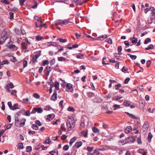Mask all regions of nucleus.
Wrapping results in <instances>:
<instances>
[{
	"label": "nucleus",
	"mask_w": 155,
	"mask_h": 155,
	"mask_svg": "<svg viewBox=\"0 0 155 155\" xmlns=\"http://www.w3.org/2000/svg\"><path fill=\"white\" fill-rule=\"evenodd\" d=\"M74 123V120L72 118H69L67 119V126L68 130L69 131L71 130V128L74 127L75 125Z\"/></svg>",
	"instance_id": "obj_1"
},
{
	"label": "nucleus",
	"mask_w": 155,
	"mask_h": 155,
	"mask_svg": "<svg viewBox=\"0 0 155 155\" xmlns=\"http://www.w3.org/2000/svg\"><path fill=\"white\" fill-rule=\"evenodd\" d=\"M9 34L10 33L8 29H4L2 32L3 36L0 38V40H3V41H5L8 38Z\"/></svg>",
	"instance_id": "obj_2"
},
{
	"label": "nucleus",
	"mask_w": 155,
	"mask_h": 155,
	"mask_svg": "<svg viewBox=\"0 0 155 155\" xmlns=\"http://www.w3.org/2000/svg\"><path fill=\"white\" fill-rule=\"evenodd\" d=\"M43 111V110L41 107H34L32 110L31 114H34L36 112L38 113H41Z\"/></svg>",
	"instance_id": "obj_3"
},
{
	"label": "nucleus",
	"mask_w": 155,
	"mask_h": 155,
	"mask_svg": "<svg viewBox=\"0 0 155 155\" xmlns=\"http://www.w3.org/2000/svg\"><path fill=\"white\" fill-rule=\"evenodd\" d=\"M66 89L65 90L66 91L72 93L73 91V85L70 83H67L66 85Z\"/></svg>",
	"instance_id": "obj_4"
},
{
	"label": "nucleus",
	"mask_w": 155,
	"mask_h": 155,
	"mask_svg": "<svg viewBox=\"0 0 155 155\" xmlns=\"http://www.w3.org/2000/svg\"><path fill=\"white\" fill-rule=\"evenodd\" d=\"M12 42H9L7 45V46L9 49H13L15 51L18 49V48L15 45H13L12 44Z\"/></svg>",
	"instance_id": "obj_5"
},
{
	"label": "nucleus",
	"mask_w": 155,
	"mask_h": 155,
	"mask_svg": "<svg viewBox=\"0 0 155 155\" xmlns=\"http://www.w3.org/2000/svg\"><path fill=\"white\" fill-rule=\"evenodd\" d=\"M14 87L13 84L12 82L10 83L8 85L6 86V89L8 92H10L11 91L10 90V88H13Z\"/></svg>",
	"instance_id": "obj_6"
},
{
	"label": "nucleus",
	"mask_w": 155,
	"mask_h": 155,
	"mask_svg": "<svg viewBox=\"0 0 155 155\" xmlns=\"http://www.w3.org/2000/svg\"><path fill=\"white\" fill-rule=\"evenodd\" d=\"M131 43H133L136 44L137 43L138 41V39L137 38H136L135 37L134 35H133L132 38H130Z\"/></svg>",
	"instance_id": "obj_7"
},
{
	"label": "nucleus",
	"mask_w": 155,
	"mask_h": 155,
	"mask_svg": "<svg viewBox=\"0 0 155 155\" xmlns=\"http://www.w3.org/2000/svg\"><path fill=\"white\" fill-rule=\"evenodd\" d=\"M34 18L35 20H36L38 22H39L40 23V28H41L42 27V21L41 20V18L37 16H35Z\"/></svg>",
	"instance_id": "obj_8"
},
{
	"label": "nucleus",
	"mask_w": 155,
	"mask_h": 155,
	"mask_svg": "<svg viewBox=\"0 0 155 155\" xmlns=\"http://www.w3.org/2000/svg\"><path fill=\"white\" fill-rule=\"evenodd\" d=\"M40 56L39 54H35L32 58V60L33 62L35 63L37 62V59Z\"/></svg>",
	"instance_id": "obj_9"
},
{
	"label": "nucleus",
	"mask_w": 155,
	"mask_h": 155,
	"mask_svg": "<svg viewBox=\"0 0 155 155\" xmlns=\"http://www.w3.org/2000/svg\"><path fill=\"white\" fill-rule=\"evenodd\" d=\"M26 120L25 119H22L20 121L19 127L23 126L25 124Z\"/></svg>",
	"instance_id": "obj_10"
},
{
	"label": "nucleus",
	"mask_w": 155,
	"mask_h": 155,
	"mask_svg": "<svg viewBox=\"0 0 155 155\" xmlns=\"http://www.w3.org/2000/svg\"><path fill=\"white\" fill-rule=\"evenodd\" d=\"M128 139L129 140V141H128V142H131L132 143H134L135 141V137L133 136H130L129 137L127 138V139Z\"/></svg>",
	"instance_id": "obj_11"
},
{
	"label": "nucleus",
	"mask_w": 155,
	"mask_h": 155,
	"mask_svg": "<svg viewBox=\"0 0 155 155\" xmlns=\"http://www.w3.org/2000/svg\"><path fill=\"white\" fill-rule=\"evenodd\" d=\"M57 92L55 91L51 98V99L54 101H56L57 99Z\"/></svg>",
	"instance_id": "obj_12"
},
{
	"label": "nucleus",
	"mask_w": 155,
	"mask_h": 155,
	"mask_svg": "<svg viewBox=\"0 0 155 155\" xmlns=\"http://www.w3.org/2000/svg\"><path fill=\"white\" fill-rule=\"evenodd\" d=\"M132 130V128L130 126H127L125 129L124 132L126 134H128Z\"/></svg>",
	"instance_id": "obj_13"
},
{
	"label": "nucleus",
	"mask_w": 155,
	"mask_h": 155,
	"mask_svg": "<svg viewBox=\"0 0 155 155\" xmlns=\"http://www.w3.org/2000/svg\"><path fill=\"white\" fill-rule=\"evenodd\" d=\"M149 126V124L148 122H147L144 123L143 125V128L144 129V130H145L147 129Z\"/></svg>",
	"instance_id": "obj_14"
},
{
	"label": "nucleus",
	"mask_w": 155,
	"mask_h": 155,
	"mask_svg": "<svg viewBox=\"0 0 155 155\" xmlns=\"http://www.w3.org/2000/svg\"><path fill=\"white\" fill-rule=\"evenodd\" d=\"M55 25L57 26L59 25H63V21L61 20H58L55 22Z\"/></svg>",
	"instance_id": "obj_15"
},
{
	"label": "nucleus",
	"mask_w": 155,
	"mask_h": 155,
	"mask_svg": "<svg viewBox=\"0 0 155 155\" xmlns=\"http://www.w3.org/2000/svg\"><path fill=\"white\" fill-rule=\"evenodd\" d=\"M92 155H102V154L99 153L98 149H96L94 150Z\"/></svg>",
	"instance_id": "obj_16"
},
{
	"label": "nucleus",
	"mask_w": 155,
	"mask_h": 155,
	"mask_svg": "<svg viewBox=\"0 0 155 155\" xmlns=\"http://www.w3.org/2000/svg\"><path fill=\"white\" fill-rule=\"evenodd\" d=\"M77 140V138L76 137H74L72 138L69 142V145L70 146H71L73 143L76 140Z\"/></svg>",
	"instance_id": "obj_17"
},
{
	"label": "nucleus",
	"mask_w": 155,
	"mask_h": 155,
	"mask_svg": "<svg viewBox=\"0 0 155 155\" xmlns=\"http://www.w3.org/2000/svg\"><path fill=\"white\" fill-rule=\"evenodd\" d=\"M125 113L127 114L129 116V117H130L131 118L133 119H137V118L133 114H131L129 113L125 112Z\"/></svg>",
	"instance_id": "obj_18"
},
{
	"label": "nucleus",
	"mask_w": 155,
	"mask_h": 155,
	"mask_svg": "<svg viewBox=\"0 0 155 155\" xmlns=\"http://www.w3.org/2000/svg\"><path fill=\"white\" fill-rule=\"evenodd\" d=\"M82 142L80 141L76 143L75 144V146L76 148H78L82 145Z\"/></svg>",
	"instance_id": "obj_19"
},
{
	"label": "nucleus",
	"mask_w": 155,
	"mask_h": 155,
	"mask_svg": "<svg viewBox=\"0 0 155 155\" xmlns=\"http://www.w3.org/2000/svg\"><path fill=\"white\" fill-rule=\"evenodd\" d=\"M51 155H58V152L57 150H55L49 152Z\"/></svg>",
	"instance_id": "obj_20"
},
{
	"label": "nucleus",
	"mask_w": 155,
	"mask_h": 155,
	"mask_svg": "<svg viewBox=\"0 0 155 155\" xmlns=\"http://www.w3.org/2000/svg\"><path fill=\"white\" fill-rule=\"evenodd\" d=\"M21 46L23 49L25 50L27 48V46L25 42H22L21 43Z\"/></svg>",
	"instance_id": "obj_21"
},
{
	"label": "nucleus",
	"mask_w": 155,
	"mask_h": 155,
	"mask_svg": "<svg viewBox=\"0 0 155 155\" xmlns=\"http://www.w3.org/2000/svg\"><path fill=\"white\" fill-rule=\"evenodd\" d=\"M73 55L76 56V57L78 58H83V55L81 54H73Z\"/></svg>",
	"instance_id": "obj_22"
},
{
	"label": "nucleus",
	"mask_w": 155,
	"mask_h": 155,
	"mask_svg": "<svg viewBox=\"0 0 155 155\" xmlns=\"http://www.w3.org/2000/svg\"><path fill=\"white\" fill-rule=\"evenodd\" d=\"M18 109H19L18 107V105L17 104H14L13 106H12L11 110H15Z\"/></svg>",
	"instance_id": "obj_23"
},
{
	"label": "nucleus",
	"mask_w": 155,
	"mask_h": 155,
	"mask_svg": "<svg viewBox=\"0 0 155 155\" xmlns=\"http://www.w3.org/2000/svg\"><path fill=\"white\" fill-rule=\"evenodd\" d=\"M153 137V135L151 133H149L148 134V140L149 142H151V139Z\"/></svg>",
	"instance_id": "obj_24"
},
{
	"label": "nucleus",
	"mask_w": 155,
	"mask_h": 155,
	"mask_svg": "<svg viewBox=\"0 0 155 155\" xmlns=\"http://www.w3.org/2000/svg\"><path fill=\"white\" fill-rule=\"evenodd\" d=\"M87 95L89 97H92L94 96V94L91 92H89L87 93Z\"/></svg>",
	"instance_id": "obj_25"
},
{
	"label": "nucleus",
	"mask_w": 155,
	"mask_h": 155,
	"mask_svg": "<svg viewBox=\"0 0 155 155\" xmlns=\"http://www.w3.org/2000/svg\"><path fill=\"white\" fill-rule=\"evenodd\" d=\"M57 40L59 41L61 43H64L67 41L66 39H63L62 38H59L57 39Z\"/></svg>",
	"instance_id": "obj_26"
},
{
	"label": "nucleus",
	"mask_w": 155,
	"mask_h": 155,
	"mask_svg": "<svg viewBox=\"0 0 155 155\" xmlns=\"http://www.w3.org/2000/svg\"><path fill=\"white\" fill-rule=\"evenodd\" d=\"M138 151L139 153L142 154L143 155H146L143 149H140L138 150Z\"/></svg>",
	"instance_id": "obj_27"
},
{
	"label": "nucleus",
	"mask_w": 155,
	"mask_h": 155,
	"mask_svg": "<svg viewBox=\"0 0 155 155\" xmlns=\"http://www.w3.org/2000/svg\"><path fill=\"white\" fill-rule=\"evenodd\" d=\"M49 63V61L47 60H43L42 62V65L43 66L46 64H48Z\"/></svg>",
	"instance_id": "obj_28"
},
{
	"label": "nucleus",
	"mask_w": 155,
	"mask_h": 155,
	"mask_svg": "<svg viewBox=\"0 0 155 155\" xmlns=\"http://www.w3.org/2000/svg\"><path fill=\"white\" fill-rule=\"evenodd\" d=\"M31 127L32 129L35 130H37L38 129V126L35 124H33Z\"/></svg>",
	"instance_id": "obj_29"
},
{
	"label": "nucleus",
	"mask_w": 155,
	"mask_h": 155,
	"mask_svg": "<svg viewBox=\"0 0 155 155\" xmlns=\"http://www.w3.org/2000/svg\"><path fill=\"white\" fill-rule=\"evenodd\" d=\"M92 130L95 133H98L100 132L99 130L95 127H93Z\"/></svg>",
	"instance_id": "obj_30"
},
{
	"label": "nucleus",
	"mask_w": 155,
	"mask_h": 155,
	"mask_svg": "<svg viewBox=\"0 0 155 155\" xmlns=\"http://www.w3.org/2000/svg\"><path fill=\"white\" fill-rule=\"evenodd\" d=\"M127 55L129 56L132 60H135L137 58V56L136 55H132L129 54H128Z\"/></svg>",
	"instance_id": "obj_31"
},
{
	"label": "nucleus",
	"mask_w": 155,
	"mask_h": 155,
	"mask_svg": "<svg viewBox=\"0 0 155 155\" xmlns=\"http://www.w3.org/2000/svg\"><path fill=\"white\" fill-rule=\"evenodd\" d=\"M54 87H55L56 89L57 90H58L59 89V83L58 82H56L55 84Z\"/></svg>",
	"instance_id": "obj_32"
},
{
	"label": "nucleus",
	"mask_w": 155,
	"mask_h": 155,
	"mask_svg": "<svg viewBox=\"0 0 155 155\" xmlns=\"http://www.w3.org/2000/svg\"><path fill=\"white\" fill-rule=\"evenodd\" d=\"M153 48V45H149L147 47V48H145V49L146 50H150V49H152Z\"/></svg>",
	"instance_id": "obj_33"
},
{
	"label": "nucleus",
	"mask_w": 155,
	"mask_h": 155,
	"mask_svg": "<svg viewBox=\"0 0 155 155\" xmlns=\"http://www.w3.org/2000/svg\"><path fill=\"white\" fill-rule=\"evenodd\" d=\"M66 58L64 57H61L58 58V60L59 61H66Z\"/></svg>",
	"instance_id": "obj_34"
},
{
	"label": "nucleus",
	"mask_w": 155,
	"mask_h": 155,
	"mask_svg": "<svg viewBox=\"0 0 155 155\" xmlns=\"http://www.w3.org/2000/svg\"><path fill=\"white\" fill-rule=\"evenodd\" d=\"M151 41V39L149 38H147L144 41V44H147L149 42Z\"/></svg>",
	"instance_id": "obj_35"
},
{
	"label": "nucleus",
	"mask_w": 155,
	"mask_h": 155,
	"mask_svg": "<svg viewBox=\"0 0 155 155\" xmlns=\"http://www.w3.org/2000/svg\"><path fill=\"white\" fill-rule=\"evenodd\" d=\"M61 130L63 131H66V129L65 127L64 124L63 123H62L61 125Z\"/></svg>",
	"instance_id": "obj_36"
},
{
	"label": "nucleus",
	"mask_w": 155,
	"mask_h": 155,
	"mask_svg": "<svg viewBox=\"0 0 155 155\" xmlns=\"http://www.w3.org/2000/svg\"><path fill=\"white\" fill-rule=\"evenodd\" d=\"M107 37V35L105 34L104 35H102L101 36H99L98 37H97V39L98 38H102L103 39H105Z\"/></svg>",
	"instance_id": "obj_37"
},
{
	"label": "nucleus",
	"mask_w": 155,
	"mask_h": 155,
	"mask_svg": "<svg viewBox=\"0 0 155 155\" xmlns=\"http://www.w3.org/2000/svg\"><path fill=\"white\" fill-rule=\"evenodd\" d=\"M36 39L37 41H39L40 40H42L44 39V38L40 36H38L36 37Z\"/></svg>",
	"instance_id": "obj_38"
},
{
	"label": "nucleus",
	"mask_w": 155,
	"mask_h": 155,
	"mask_svg": "<svg viewBox=\"0 0 155 155\" xmlns=\"http://www.w3.org/2000/svg\"><path fill=\"white\" fill-rule=\"evenodd\" d=\"M1 2L3 3L6 5H9V2L8 0H1Z\"/></svg>",
	"instance_id": "obj_39"
},
{
	"label": "nucleus",
	"mask_w": 155,
	"mask_h": 155,
	"mask_svg": "<svg viewBox=\"0 0 155 155\" xmlns=\"http://www.w3.org/2000/svg\"><path fill=\"white\" fill-rule=\"evenodd\" d=\"M123 104H124L126 106L129 107L130 106V103L127 101H125Z\"/></svg>",
	"instance_id": "obj_40"
},
{
	"label": "nucleus",
	"mask_w": 155,
	"mask_h": 155,
	"mask_svg": "<svg viewBox=\"0 0 155 155\" xmlns=\"http://www.w3.org/2000/svg\"><path fill=\"white\" fill-rule=\"evenodd\" d=\"M33 95L34 97L36 99H39L40 98V96L38 94L34 93Z\"/></svg>",
	"instance_id": "obj_41"
},
{
	"label": "nucleus",
	"mask_w": 155,
	"mask_h": 155,
	"mask_svg": "<svg viewBox=\"0 0 155 155\" xmlns=\"http://www.w3.org/2000/svg\"><path fill=\"white\" fill-rule=\"evenodd\" d=\"M26 151L29 152L31 151L32 150V147L31 146H27L26 148Z\"/></svg>",
	"instance_id": "obj_42"
},
{
	"label": "nucleus",
	"mask_w": 155,
	"mask_h": 155,
	"mask_svg": "<svg viewBox=\"0 0 155 155\" xmlns=\"http://www.w3.org/2000/svg\"><path fill=\"white\" fill-rule=\"evenodd\" d=\"M23 65L24 68L26 67L28 65V62L26 60H24L23 61Z\"/></svg>",
	"instance_id": "obj_43"
},
{
	"label": "nucleus",
	"mask_w": 155,
	"mask_h": 155,
	"mask_svg": "<svg viewBox=\"0 0 155 155\" xmlns=\"http://www.w3.org/2000/svg\"><path fill=\"white\" fill-rule=\"evenodd\" d=\"M38 5V4L36 2H34V4L32 6L31 8L34 9L36 8L37 7Z\"/></svg>",
	"instance_id": "obj_44"
},
{
	"label": "nucleus",
	"mask_w": 155,
	"mask_h": 155,
	"mask_svg": "<svg viewBox=\"0 0 155 155\" xmlns=\"http://www.w3.org/2000/svg\"><path fill=\"white\" fill-rule=\"evenodd\" d=\"M12 124H9L7 125H5V128H6L7 129H8L10 128L12 126Z\"/></svg>",
	"instance_id": "obj_45"
},
{
	"label": "nucleus",
	"mask_w": 155,
	"mask_h": 155,
	"mask_svg": "<svg viewBox=\"0 0 155 155\" xmlns=\"http://www.w3.org/2000/svg\"><path fill=\"white\" fill-rule=\"evenodd\" d=\"M78 44H75L74 45H73L72 47H69L68 48L70 50L72 49L73 48H78Z\"/></svg>",
	"instance_id": "obj_46"
},
{
	"label": "nucleus",
	"mask_w": 155,
	"mask_h": 155,
	"mask_svg": "<svg viewBox=\"0 0 155 155\" xmlns=\"http://www.w3.org/2000/svg\"><path fill=\"white\" fill-rule=\"evenodd\" d=\"M69 147L68 145H64L63 148V150H64L66 151L68 150L69 149Z\"/></svg>",
	"instance_id": "obj_47"
},
{
	"label": "nucleus",
	"mask_w": 155,
	"mask_h": 155,
	"mask_svg": "<svg viewBox=\"0 0 155 155\" xmlns=\"http://www.w3.org/2000/svg\"><path fill=\"white\" fill-rule=\"evenodd\" d=\"M8 62L7 60H4L1 63V65H3L5 64H8Z\"/></svg>",
	"instance_id": "obj_48"
},
{
	"label": "nucleus",
	"mask_w": 155,
	"mask_h": 155,
	"mask_svg": "<svg viewBox=\"0 0 155 155\" xmlns=\"http://www.w3.org/2000/svg\"><path fill=\"white\" fill-rule=\"evenodd\" d=\"M55 63V60L54 59H53L51 60H50V63L51 65H52L54 64Z\"/></svg>",
	"instance_id": "obj_49"
},
{
	"label": "nucleus",
	"mask_w": 155,
	"mask_h": 155,
	"mask_svg": "<svg viewBox=\"0 0 155 155\" xmlns=\"http://www.w3.org/2000/svg\"><path fill=\"white\" fill-rule=\"evenodd\" d=\"M94 149L93 147H87V150L89 152H91Z\"/></svg>",
	"instance_id": "obj_50"
},
{
	"label": "nucleus",
	"mask_w": 155,
	"mask_h": 155,
	"mask_svg": "<svg viewBox=\"0 0 155 155\" xmlns=\"http://www.w3.org/2000/svg\"><path fill=\"white\" fill-rule=\"evenodd\" d=\"M70 22L69 20H64L63 21V25H67Z\"/></svg>",
	"instance_id": "obj_51"
},
{
	"label": "nucleus",
	"mask_w": 155,
	"mask_h": 155,
	"mask_svg": "<svg viewBox=\"0 0 155 155\" xmlns=\"http://www.w3.org/2000/svg\"><path fill=\"white\" fill-rule=\"evenodd\" d=\"M49 46H52L56 47L58 46L57 43L55 42H51V44L49 45Z\"/></svg>",
	"instance_id": "obj_52"
},
{
	"label": "nucleus",
	"mask_w": 155,
	"mask_h": 155,
	"mask_svg": "<svg viewBox=\"0 0 155 155\" xmlns=\"http://www.w3.org/2000/svg\"><path fill=\"white\" fill-rule=\"evenodd\" d=\"M18 146L19 148L21 149H22L24 148L23 144L22 143H18Z\"/></svg>",
	"instance_id": "obj_53"
},
{
	"label": "nucleus",
	"mask_w": 155,
	"mask_h": 155,
	"mask_svg": "<svg viewBox=\"0 0 155 155\" xmlns=\"http://www.w3.org/2000/svg\"><path fill=\"white\" fill-rule=\"evenodd\" d=\"M113 107H114V110H116L118 108H120V106L119 105L114 104L113 105Z\"/></svg>",
	"instance_id": "obj_54"
},
{
	"label": "nucleus",
	"mask_w": 155,
	"mask_h": 155,
	"mask_svg": "<svg viewBox=\"0 0 155 155\" xmlns=\"http://www.w3.org/2000/svg\"><path fill=\"white\" fill-rule=\"evenodd\" d=\"M35 124L39 126H40L42 125L41 123L39 120H36L35 121Z\"/></svg>",
	"instance_id": "obj_55"
},
{
	"label": "nucleus",
	"mask_w": 155,
	"mask_h": 155,
	"mask_svg": "<svg viewBox=\"0 0 155 155\" xmlns=\"http://www.w3.org/2000/svg\"><path fill=\"white\" fill-rule=\"evenodd\" d=\"M115 89H116L117 90H118L119 89V88L120 87H121V85L120 84H117L116 85H115Z\"/></svg>",
	"instance_id": "obj_56"
},
{
	"label": "nucleus",
	"mask_w": 155,
	"mask_h": 155,
	"mask_svg": "<svg viewBox=\"0 0 155 155\" xmlns=\"http://www.w3.org/2000/svg\"><path fill=\"white\" fill-rule=\"evenodd\" d=\"M25 115L27 116H29L31 114V113L30 111L29 110H27L25 111Z\"/></svg>",
	"instance_id": "obj_57"
},
{
	"label": "nucleus",
	"mask_w": 155,
	"mask_h": 155,
	"mask_svg": "<svg viewBox=\"0 0 155 155\" xmlns=\"http://www.w3.org/2000/svg\"><path fill=\"white\" fill-rule=\"evenodd\" d=\"M74 108L72 107L69 106L68 108V110L70 111H73Z\"/></svg>",
	"instance_id": "obj_58"
},
{
	"label": "nucleus",
	"mask_w": 155,
	"mask_h": 155,
	"mask_svg": "<svg viewBox=\"0 0 155 155\" xmlns=\"http://www.w3.org/2000/svg\"><path fill=\"white\" fill-rule=\"evenodd\" d=\"M107 41H106L108 43L111 44L112 43V40L110 38H108L106 40Z\"/></svg>",
	"instance_id": "obj_59"
},
{
	"label": "nucleus",
	"mask_w": 155,
	"mask_h": 155,
	"mask_svg": "<svg viewBox=\"0 0 155 155\" xmlns=\"http://www.w3.org/2000/svg\"><path fill=\"white\" fill-rule=\"evenodd\" d=\"M124 44L126 46V47H125V48H127V47H128L130 45L128 42L127 41H125L124 42Z\"/></svg>",
	"instance_id": "obj_60"
},
{
	"label": "nucleus",
	"mask_w": 155,
	"mask_h": 155,
	"mask_svg": "<svg viewBox=\"0 0 155 155\" xmlns=\"http://www.w3.org/2000/svg\"><path fill=\"white\" fill-rule=\"evenodd\" d=\"M46 70L50 72L52 68L50 66H47L46 68Z\"/></svg>",
	"instance_id": "obj_61"
},
{
	"label": "nucleus",
	"mask_w": 155,
	"mask_h": 155,
	"mask_svg": "<svg viewBox=\"0 0 155 155\" xmlns=\"http://www.w3.org/2000/svg\"><path fill=\"white\" fill-rule=\"evenodd\" d=\"M151 63V61L150 60H148V61L146 63L147 64V67H149V66H150V64Z\"/></svg>",
	"instance_id": "obj_62"
},
{
	"label": "nucleus",
	"mask_w": 155,
	"mask_h": 155,
	"mask_svg": "<svg viewBox=\"0 0 155 155\" xmlns=\"http://www.w3.org/2000/svg\"><path fill=\"white\" fill-rule=\"evenodd\" d=\"M130 79L129 78H126L124 81V83L125 84H127L129 81Z\"/></svg>",
	"instance_id": "obj_63"
},
{
	"label": "nucleus",
	"mask_w": 155,
	"mask_h": 155,
	"mask_svg": "<svg viewBox=\"0 0 155 155\" xmlns=\"http://www.w3.org/2000/svg\"><path fill=\"white\" fill-rule=\"evenodd\" d=\"M9 15H10V19H13L14 17V14L13 13L10 12L9 13Z\"/></svg>",
	"instance_id": "obj_64"
}]
</instances>
